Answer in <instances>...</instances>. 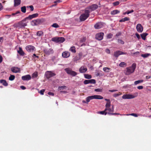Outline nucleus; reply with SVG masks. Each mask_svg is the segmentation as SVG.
Here are the masks:
<instances>
[{
	"mask_svg": "<svg viewBox=\"0 0 151 151\" xmlns=\"http://www.w3.org/2000/svg\"><path fill=\"white\" fill-rule=\"evenodd\" d=\"M136 64L135 63H133L131 66L127 67L126 68V72L125 74L126 75H129L133 73L136 68Z\"/></svg>",
	"mask_w": 151,
	"mask_h": 151,
	"instance_id": "f257e3e1",
	"label": "nucleus"
},
{
	"mask_svg": "<svg viewBox=\"0 0 151 151\" xmlns=\"http://www.w3.org/2000/svg\"><path fill=\"white\" fill-rule=\"evenodd\" d=\"M45 19L44 18H41L32 20L31 22V24L32 26H37L45 22Z\"/></svg>",
	"mask_w": 151,
	"mask_h": 151,
	"instance_id": "f03ea898",
	"label": "nucleus"
},
{
	"mask_svg": "<svg viewBox=\"0 0 151 151\" xmlns=\"http://www.w3.org/2000/svg\"><path fill=\"white\" fill-rule=\"evenodd\" d=\"M103 98V97L100 95H95L88 96L86 98V102L88 103L90 101V100L93 99H102Z\"/></svg>",
	"mask_w": 151,
	"mask_h": 151,
	"instance_id": "7ed1b4c3",
	"label": "nucleus"
},
{
	"mask_svg": "<svg viewBox=\"0 0 151 151\" xmlns=\"http://www.w3.org/2000/svg\"><path fill=\"white\" fill-rule=\"evenodd\" d=\"M26 20L27 19L25 18L22 21L19 22L18 23L15 24V27L19 28H24L25 26L27 25V23L25 22Z\"/></svg>",
	"mask_w": 151,
	"mask_h": 151,
	"instance_id": "20e7f679",
	"label": "nucleus"
},
{
	"mask_svg": "<svg viewBox=\"0 0 151 151\" xmlns=\"http://www.w3.org/2000/svg\"><path fill=\"white\" fill-rule=\"evenodd\" d=\"M89 12L86 10L85 11V13L81 14L80 17V21H85L89 17Z\"/></svg>",
	"mask_w": 151,
	"mask_h": 151,
	"instance_id": "39448f33",
	"label": "nucleus"
},
{
	"mask_svg": "<svg viewBox=\"0 0 151 151\" xmlns=\"http://www.w3.org/2000/svg\"><path fill=\"white\" fill-rule=\"evenodd\" d=\"M52 40L57 43H61L65 41V39L62 37H55L52 39Z\"/></svg>",
	"mask_w": 151,
	"mask_h": 151,
	"instance_id": "423d86ee",
	"label": "nucleus"
},
{
	"mask_svg": "<svg viewBox=\"0 0 151 151\" xmlns=\"http://www.w3.org/2000/svg\"><path fill=\"white\" fill-rule=\"evenodd\" d=\"M134 94L135 95L132 94H124L122 96V98L124 99H133L137 96L138 93H135Z\"/></svg>",
	"mask_w": 151,
	"mask_h": 151,
	"instance_id": "0eeeda50",
	"label": "nucleus"
},
{
	"mask_svg": "<svg viewBox=\"0 0 151 151\" xmlns=\"http://www.w3.org/2000/svg\"><path fill=\"white\" fill-rule=\"evenodd\" d=\"M65 71L68 74L73 76H75L77 74V73L69 68H66L65 69Z\"/></svg>",
	"mask_w": 151,
	"mask_h": 151,
	"instance_id": "6e6552de",
	"label": "nucleus"
},
{
	"mask_svg": "<svg viewBox=\"0 0 151 151\" xmlns=\"http://www.w3.org/2000/svg\"><path fill=\"white\" fill-rule=\"evenodd\" d=\"M98 7L97 5L96 4H93L89 6L87 9H86L89 12V13L92 11H94Z\"/></svg>",
	"mask_w": 151,
	"mask_h": 151,
	"instance_id": "1a4fd4ad",
	"label": "nucleus"
},
{
	"mask_svg": "<svg viewBox=\"0 0 151 151\" xmlns=\"http://www.w3.org/2000/svg\"><path fill=\"white\" fill-rule=\"evenodd\" d=\"M45 75L47 79H49L50 78L55 76L56 74L54 73H53L51 71H47L45 74Z\"/></svg>",
	"mask_w": 151,
	"mask_h": 151,
	"instance_id": "9d476101",
	"label": "nucleus"
},
{
	"mask_svg": "<svg viewBox=\"0 0 151 151\" xmlns=\"http://www.w3.org/2000/svg\"><path fill=\"white\" fill-rule=\"evenodd\" d=\"M26 49L29 52H32L35 50V47L32 45H28L26 47Z\"/></svg>",
	"mask_w": 151,
	"mask_h": 151,
	"instance_id": "9b49d317",
	"label": "nucleus"
},
{
	"mask_svg": "<svg viewBox=\"0 0 151 151\" xmlns=\"http://www.w3.org/2000/svg\"><path fill=\"white\" fill-rule=\"evenodd\" d=\"M104 33L103 32H100L96 34V39L101 40L103 39Z\"/></svg>",
	"mask_w": 151,
	"mask_h": 151,
	"instance_id": "f8f14e48",
	"label": "nucleus"
},
{
	"mask_svg": "<svg viewBox=\"0 0 151 151\" xmlns=\"http://www.w3.org/2000/svg\"><path fill=\"white\" fill-rule=\"evenodd\" d=\"M11 71L14 73H19L20 72V69L17 67H13L11 68Z\"/></svg>",
	"mask_w": 151,
	"mask_h": 151,
	"instance_id": "ddd939ff",
	"label": "nucleus"
},
{
	"mask_svg": "<svg viewBox=\"0 0 151 151\" xmlns=\"http://www.w3.org/2000/svg\"><path fill=\"white\" fill-rule=\"evenodd\" d=\"M45 53L47 55H49L53 53V50L51 48L49 49H45L44 50Z\"/></svg>",
	"mask_w": 151,
	"mask_h": 151,
	"instance_id": "4468645a",
	"label": "nucleus"
},
{
	"mask_svg": "<svg viewBox=\"0 0 151 151\" xmlns=\"http://www.w3.org/2000/svg\"><path fill=\"white\" fill-rule=\"evenodd\" d=\"M136 29L139 32H142L143 30V27L140 24H138L136 26Z\"/></svg>",
	"mask_w": 151,
	"mask_h": 151,
	"instance_id": "2eb2a0df",
	"label": "nucleus"
},
{
	"mask_svg": "<svg viewBox=\"0 0 151 151\" xmlns=\"http://www.w3.org/2000/svg\"><path fill=\"white\" fill-rule=\"evenodd\" d=\"M39 14L38 13L34 14L31 15H29L28 17L26 18L27 19L30 20L32 19L37 17L38 16Z\"/></svg>",
	"mask_w": 151,
	"mask_h": 151,
	"instance_id": "dca6fc26",
	"label": "nucleus"
},
{
	"mask_svg": "<svg viewBox=\"0 0 151 151\" xmlns=\"http://www.w3.org/2000/svg\"><path fill=\"white\" fill-rule=\"evenodd\" d=\"M31 79V76L29 75H27L23 76L22 77V79L23 81H29Z\"/></svg>",
	"mask_w": 151,
	"mask_h": 151,
	"instance_id": "f3484780",
	"label": "nucleus"
},
{
	"mask_svg": "<svg viewBox=\"0 0 151 151\" xmlns=\"http://www.w3.org/2000/svg\"><path fill=\"white\" fill-rule=\"evenodd\" d=\"M70 53L68 51H65L63 52L62 54V56L64 58H67L70 56Z\"/></svg>",
	"mask_w": 151,
	"mask_h": 151,
	"instance_id": "a211bd4d",
	"label": "nucleus"
},
{
	"mask_svg": "<svg viewBox=\"0 0 151 151\" xmlns=\"http://www.w3.org/2000/svg\"><path fill=\"white\" fill-rule=\"evenodd\" d=\"M103 26V24L101 23L98 22L94 25V27L96 29H99L102 28Z\"/></svg>",
	"mask_w": 151,
	"mask_h": 151,
	"instance_id": "6ab92c4d",
	"label": "nucleus"
},
{
	"mask_svg": "<svg viewBox=\"0 0 151 151\" xmlns=\"http://www.w3.org/2000/svg\"><path fill=\"white\" fill-rule=\"evenodd\" d=\"M87 70V69L84 66H82L79 68V71L80 73H83L86 72Z\"/></svg>",
	"mask_w": 151,
	"mask_h": 151,
	"instance_id": "aec40b11",
	"label": "nucleus"
},
{
	"mask_svg": "<svg viewBox=\"0 0 151 151\" xmlns=\"http://www.w3.org/2000/svg\"><path fill=\"white\" fill-rule=\"evenodd\" d=\"M17 52L21 55V56H24L25 55V53L22 50V48L21 47H19V49L17 50Z\"/></svg>",
	"mask_w": 151,
	"mask_h": 151,
	"instance_id": "412c9836",
	"label": "nucleus"
},
{
	"mask_svg": "<svg viewBox=\"0 0 151 151\" xmlns=\"http://www.w3.org/2000/svg\"><path fill=\"white\" fill-rule=\"evenodd\" d=\"M14 6H18L19 5L21 2V0H14Z\"/></svg>",
	"mask_w": 151,
	"mask_h": 151,
	"instance_id": "4be33fe9",
	"label": "nucleus"
},
{
	"mask_svg": "<svg viewBox=\"0 0 151 151\" xmlns=\"http://www.w3.org/2000/svg\"><path fill=\"white\" fill-rule=\"evenodd\" d=\"M0 82L2 83L3 85L4 86H6L8 85V83H7L6 81L4 80H0Z\"/></svg>",
	"mask_w": 151,
	"mask_h": 151,
	"instance_id": "5701e85b",
	"label": "nucleus"
},
{
	"mask_svg": "<svg viewBox=\"0 0 151 151\" xmlns=\"http://www.w3.org/2000/svg\"><path fill=\"white\" fill-rule=\"evenodd\" d=\"M105 111H108L109 112H113L114 111V109L113 106H112L111 108L110 107H108L107 108H105Z\"/></svg>",
	"mask_w": 151,
	"mask_h": 151,
	"instance_id": "b1692460",
	"label": "nucleus"
},
{
	"mask_svg": "<svg viewBox=\"0 0 151 151\" xmlns=\"http://www.w3.org/2000/svg\"><path fill=\"white\" fill-rule=\"evenodd\" d=\"M120 12V11L117 10H115L111 12V15H115Z\"/></svg>",
	"mask_w": 151,
	"mask_h": 151,
	"instance_id": "393cba45",
	"label": "nucleus"
},
{
	"mask_svg": "<svg viewBox=\"0 0 151 151\" xmlns=\"http://www.w3.org/2000/svg\"><path fill=\"white\" fill-rule=\"evenodd\" d=\"M148 35L147 33H143L141 34L140 35L142 39L143 40H145L146 36Z\"/></svg>",
	"mask_w": 151,
	"mask_h": 151,
	"instance_id": "a878e982",
	"label": "nucleus"
},
{
	"mask_svg": "<svg viewBox=\"0 0 151 151\" xmlns=\"http://www.w3.org/2000/svg\"><path fill=\"white\" fill-rule=\"evenodd\" d=\"M129 20V18L127 17H125L124 18H122L119 20V22H124L125 21H128Z\"/></svg>",
	"mask_w": 151,
	"mask_h": 151,
	"instance_id": "bb28decb",
	"label": "nucleus"
},
{
	"mask_svg": "<svg viewBox=\"0 0 151 151\" xmlns=\"http://www.w3.org/2000/svg\"><path fill=\"white\" fill-rule=\"evenodd\" d=\"M69 51H71L73 53H75L76 52V48L75 46L71 47L69 49Z\"/></svg>",
	"mask_w": 151,
	"mask_h": 151,
	"instance_id": "cd10ccee",
	"label": "nucleus"
},
{
	"mask_svg": "<svg viewBox=\"0 0 151 151\" xmlns=\"http://www.w3.org/2000/svg\"><path fill=\"white\" fill-rule=\"evenodd\" d=\"M119 50L116 51L114 52V56L117 58L119 55H120V53L119 52Z\"/></svg>",
	"mask_w": 151,
	"mask_h": 151,
	"instance_id": "c85d7f7f",
	"label": "nucleus"
},
{
	"mask_svg": "<svg viewBox=\"0 0 151 151\" xmlns=\"http://www.w3.org/2000/svg\"><path fill=\"white\" fill-rule=\"evenodd\" d=\"M150 55V54L147 53L145 54H142L141 55V56L144 58H146L148 57Z\"/></svg>",
	"mask_w": 151,
	"mask_h": 151,
	"instance_id": "c756f323",
	"label": "nucleus"
},
{
	"mask_svg": "<svg viewBox=\"0 0 151 151\" xmlns=\"http://www.w3.org/2000/svg\"><path fill=\"white\" fill-rule=\"evenodd\" d=\"M126 65L127 64L124 62H121L119 65V66L121 67H124L125 66H126Z\"/></svg>",
	"mask_w": 151,
	"mask_h": 151,
	"instance_id": "7c9ffc66",
	"label": "nucleus"
},
{
	"mask_svg": "<svg viewBox=\"0 0 151 151\" xmlns=\"http://www.w3.org/2000/svg\"><path fill=\"white\" fill-rule=\"evenodd\" d=\"M84 76L85 78L88 79H91L92 77L91 76V75L87 74H84Z\"/></svg>",
	"mask_w": 151,
	"mask_h": 151,
	"instance_id": "2f4dec72",
	"label": "nucleus"
},
{
	"mask_svg": "<svg viewBox=\"0 0 151 151\" xmlns=\"http://www.w3.org/2000/svg\"><path fill=\"white\" fill-rule=\"evenodd\" d=\"M107 113L108 112H106V111H105V109L104 111H99L98 112V114L102 115L104 114L105 115H106L107 114Z\"/></svg>",
	"mask_w": 151,
	"mask_h": 151,
	"instance_id": "473e14b6",
	"label": "nucleus"
},
{
	"mask_svg": "<svg viewBox=\"0 0 151 151\" xmlns=\"http://www.w3.org/2000/svg\"><path fill=\"white\" fill-rule=\"evenodd\" d=\"M43 35V33L42 31H38L37 33V35L39 36H42Z\"/></svg>",
	"mask_w": 151,
	"mask_h": 151,
	"instance_id": "72a5a7b5",
	"label": "nucleus"
},
{
	"mask_svg": "<svg viewBox=\"0 0 151 151\" xmlns=\"http://www.w3.org/2000/svg\"><path fill=\"white\" fill-rule=\"evenodd\" d=\"M15 78V76L14 75H11L9 77V79L11 81L14 80Z\"/></svg>",
	"mask_w": 151,
	"mask_h": 151,
	"instance_id": "f704fd0d",
	"label": "nucleus"
},
{
	"mask_svg": "<svg viewBox=\"0 0 151 151\" xmlns=\"http://www.w3.org/2000/svg\"><path fill=\"white\" fill-rule=\"evenodd\" d=\"M38 76V72L37 71H35L32 75V78L37 77Z\"/></svg>",
	"mask_w": 151,
	"mask_h": 151,
	"instance_id": "c9c22d12",
	"label": "nucleus"
},
{
	"mask_svg": "<svg viewBox=\"0 0 151 151\" xmlns=\"http://www.w3.org/2000/svg\"><path fill=\"white\" fill-rule=\"evenodd\" d=\"M110 68L107 67H104L103 68V70L106 72H109Z\"/></svg>",
	"mask_w": 151,
	"mask_h": 151,
	"instance_id": "e433bc0d",
	"label": "nucleus"
},
{
	"mask_svg": "<svg viewBox=\"0 0 151 151\" xmlns=\"http://www.w3.org/2000/svg\"><path fill=\"white\" fill-rule=\"evenodd\" d=\"M143 82V80H139L138 81H136L134 82V84L136 85L139 83H142Z\"/></svg>",
	"mask_w": 151,
	"mask_h": 151,
	"instance_id": "4c0bfd02",
	"label": "nucleus"
},
{
	"mask_svg": "<svg viewBox=\"0 0 151 151\" xmlns=\"http://www.w3.org/2000/svg\"><path fill=\"white\" fill-rule=\"evenodd\" d=\"M26 6H22L21 8V11L22 12L24 13H25L26 12Z\"/></svg>",
	"mask_w": 151,
	"mask_h": 151,
	"instance_id": "58836bf2",
	"label": "nucleus"
},
{
	"mask_svg": "<svg viewBox=\"0 0 151 151\" xmlns=\"http://www.w3.org/2000/svg\"><path fill=\"white\" fill-rule=\"evenodd\" d=\"M96 81L94 79H92L89 80V83L95 84L96 83Z\"/></svg>",
	"mask_w": 151,
	"mask_h": 151,
	"instance_id": "ea45409f",
	"label": "nucleus"
},
{
	"mask_svg": "<svg viewBox=\"0 0 151 151\" xmlns=\"http://www.w3.org/2000/svg\"><path fill=\"white\" fill-rule=\"evenodd\" d=\"M52 26L55 28H58L59 27V25L56 23H55L53 24L52 25Z\"/></svg>",
	"mask_w": 151,
	"mask_h": 151,
	"instance_id": "a19ab883",
	"label": "nucleus"
},
{
	"mask_svg": "<svg viewBox=\"0 0 151 151\" xmlns=\"http://www.w3.org/2000/svg\"><path fill=\"white\" fill-rule=\"evenodd\" d=\"M81 58L78 56H76L74 59V61L75 62L79 60Z\"/></svg>",
	"mask_w": 151,
	"mask_h": 151,
	"instance_id": "79ce46f5",
	"label": "nucleus"
},
{
	"mask_svg": "<svg viewBox=\"0 0 151 151\" xmlns=\"http://www.w3.org/2000/svg\"><path fill=\"white\" fill-rule=\"evenodd\" d=\"M110 106H111V102H107L105 105V107H106V108H107L109 107H110Z\"/></svg>",
	"mask_w": 151,
	"mask_h": 151,
	"instance_id": "37998d69",
	"label": "nucleus"
},
{
	"mask_svg": "<svg viewBox=\"0 0 151 151\" xmlns=\"http://www.w3.org/2000/svg\"><path fill=\"white\" fill-rule=\"evenodd\" d=\"M119 1H116L113 3L114 6H116L119 5Z\"/></svg>",
	"mask_w": 151,
	"mask_h": 151,
	"instance_id": "c03bdc74",
	"label": "nucleus"
},
{
	"mask_svg": "<svg viewBox=\"0 0 151 151\" xmlns=\"http://www.w3.org/2000/svg\"><path fill=\"white\" fill-rule=\"evenodd\" d=\"M122 94V93H121V92H119L118 93H115V94H114L113 95V96L114 97H117V96H119V95H121Z\"/></svg>",
	"mask_w": 151,
	"mask_h": 151,
	"instance_id": "a18cd8bd",
	"label": "nucleus"
},
{
	"mask_svg": "<svg viewBox=\"0 0 151 151\" xmlns=\"http://www.w3.org/2000/svg\"><path fill=\"white\" fill-rule=\"evenodd\" d=\"M123 115H125L128 116V115H130V114H124ZM130 115L134 116L135 117H137V116H138L137 114H136L132 113L131 114H130Z\"/></svg>",
	"mask_w": 151,
	"mask_h": 151,
	"instance_id": "49530a36",
	"label": "nucleus"
},
{
	"mask_svg": "<svg viewBox=\"0 0 151 151\" xmlns=\"http://www.w3.org/2000/svg\"><path fill=\"white\" fill-rule=\"evenodd\" d=\"M86 40V37H83L80 40V42L82 43L83 42H84Z\"/></svg>",
	"mask_w": 151,
	"mask_h": 151,
	"instance_id": "de8ad7c7",
	"label": "nucleus"
},
{
	"mask_svg": "<svg viewBox=\"0 0 151 151\" xmlns=\"http://www.w3.org/2000/svg\"><path fill=\"white\" fill-rule=\"evenodd\" d=\"M113 36V35L111 33H109L107 35V37L109 39L111 38Z\"/></svg>",
	"mask_w": 151,
	"mask_h": 151,
	"instance_id": "09e8293b",
	"label": "nucleus"
},
{
	"mask_svg": "<svg viewBox=\"0 0 151 151\" xmlns=\"http://www.w3.org/2000/svg\"><path fill=\"white\" fill-rule=\"evenodd\" d=\"M107 114L109 115H122L121 114H120L119 113H112L110 112H108Z\"/></svg>",
	"mask_w": 151,
	"mask_h": 151,
	"instance_id": "8fccbe9b",
	"label": "nucleus"
},
{
	"mask_svg": "<svg viewBox=\"0 0 151 151\" xmlns=\"http://www.w3.org/2000/svg\"><path fill=\"white\" fill-rule=\"evenodd\" d=\"M118 42L119 43H121L122 44H123L124 43V42L121 40L118 39Z\"/></svg>",
	"mask_w": 151,
	"mask_h": 151,
	"instance_id": "3c124183",
	"label": "nucleus"
},
{
	"mask_svg": "<svg viewBox=\"0 0 151 151\" xmlns=\"http://www.w3.org/2000/svg\"><path fill=\"white\" fill-rule=\"evenodd\" d=\"M45 90L43 89L42 90H41L40 91V93L41 95H43L44 94V93L45 91Z\"/></svg>",
	"mask_w": 151,
	"mask_h": 151,
	"instance_id": "603ef678",
	"label": "nucleus"
},
{
	"mask_svg": "<svg viewBox=\"0 0 151 151\" xmlns=\"http://www.w3.org/2000/svg\"><path fill=\"white\" fill-rule=\"evenodd\" d=\"M102 89L100 88H96L95 89V91L97 92H101L102 91Z\"/></svg>",
	"mask_w": 151,
	"mask_h": 151,
	"instance_id": "864d4df0",
	"label": "nucleus"
},
{
	"mask_svg": "<svg viewBox=\"0 0 151 151\" xmlns=\"http://www.w3.org/2000/svg\"><path fill=\"white\" fill-rule=\"evenodd\" d=\"M27 7H29L31 9V11H33L34 9L33 6L32 5H31L29 6H27Z\"/></svg>",
	"mask_w": 151,
	"mask_h": 151,
	"instance_id": "5fc2aeb1",
	"label": "nucleus"
},
{
	"mask_svg": "<svg viewBox=\"0 0 151 151\" xmlns=\"http://www.w3.org/2000/svg\"><path fill=\"white\" fill-rule=\"evenodd\" d=\"M20 11H17L15 13H13L12 14V15L13 16L17 14H18L20 13Z\"/></svg>",
	"mask_w": 151,
	"mask_h": 151,
	"instance_id": "6e6d98bb",
	"label": "nucleus"
},
{
	"mask_svg": "<svg viewBox=\"0 0 151 151\" xmlns=\"http://www.w3.org/2000/svg\"><path fill=\"white\" fill-rule=\"evenodd\" d=\"M84 83L85 84H87L89 83V80H86L84 81Z\"/></svg>",
	"mask_w": 151,
	"mask_h": 151,
	"instance_id": "4d7b16f0",
	"label": "nucleus"
},
{
	"mask_svg": "<svg viewBox=\"0 0 151 151\" xmlns=\"http://www.w3.org/2000/svg\"><path fill=\"white\" fill-rule=\"evenodd\" d=\"M66 87V86H59V88L60 89H64Z\"/></svg>",
	"mask_w": 151,
	"mask_h": 151,
	"instance_id": "13d9d810",
	"label": "nucleus"
},
{
	"mask_svg": "<svg viewBox=\"0 0 151 151\" xmlns=\"http://www.w3.org/2000/svg\"><path fill=\"white\" fill-rule=\"evenodd\" d=\"M119 52H120V55H126V54H127V52H122V51H119Z\"/></svg>",
	"mask_w": 151,
	"mask_h": 151,
	"instance_id": "bf43d9fd",
	"label": "nucleus"
},
{
	"mask_svg": "<svg viewBox=\"0 0 151 151\" xmlns=\"http://www.w3.org/2000/svg\"><path fill=\"white\" fill-rule=\"evenodd\" d=\"M78 56L79 57H80V58H81L83 56V53L81 52H79L78 54Z\"/></svg>",
	"mask_w": 151,
	"mask_h": 151,
	"instance_id": "052dcab7",
	"label": "nucleus"
},
{
	"mask_svg": "<svg viewBox=\"0 0 151 151\" xmlns=\"http://www.w3.org/2000/svg\"><path fill=\"white\" fill-rule=\"evenodd\" d=\"M134 10H131V11H127V14H129L130 13H132L133 12Z\"/></svg>",
	"mask_w": 151,
	"mask_h": 151,
	"instance_id": "680f3d73",
	"label": "nucleus"
},
{
	"mask_svg": "<svg viewBox=\"0 0 151 151\" xmlns=\"http://www.w3.org/2000/svg\"><path fill=\"white\" fill-rule=\"evenodd\" d=\"M137 88L139 90L142 89L143 88V86H139L137 87Z\"/></svg>",
	"mask_w": 151,
	"mask_h": 151,
	"instance_id": "e2e57ef3",
	"label": "nucleus"
},
{
	"mask_svg": "<svg viewBox=\"0 0 151 151\" xmlns=\"http://www.w3.org/2000/svg\"><path fill=\"white\" fill-rule=\"evenodd\" d=\"M135 35H136V37H137V38L138 39H139L140 38V37L139 35L137 33H136L135 34Z\"/></svg>",
	"mask_w": 151,
	"mask_h": 151,
	"instance_id": "0e129e2a",
	"label": "nucleus"
},
{
	"mask_svg": "<svg viewBox=\"0 0 151 151\" xmlns=\"http://www.w3.org/2000/svg\"><path fill=\"white\" fill-rule=\"evenodd\" d=\"M62 2V1L61 0H57L56 1H55L54 2L55 3H60Z\"/></svg>",
	"mask_w": 151,
	"mask_h": 151,
	"instance_id": "69168bd1",
	"label": "nucleus"
},
{
	"mask_svg": "<svg viewBox=\"0 0 151 151\" xmlns=\"http://www.w3.org/2000/svg\"><path fill=\"white\" fill-rule=\"evenodd\" d=\"M48 94L49 95H51L52 96H53L54 95V93H53L51 92H49L48 93Z\"/></svg>",
	"mask_w": 151,
	"mask_h": 151,
	"instance_id": "338daca9",
	"label": "nucleus"
},
{
	"mask_svg": "<svg viewBox=\"0 0 151 151\" xmlns=\"http://www.w3.org/2000/svg\"><path fill=\"white\" fill-rule=\"evenodd\" d=\"M106 52L108 53H110V50L108 49H106Z\"/></svg>",
	"mask_w": 151,
	"mask_h": 151,
	"instance_id": "774afa93",
	"label": "nucleus"
}]
</instances>
